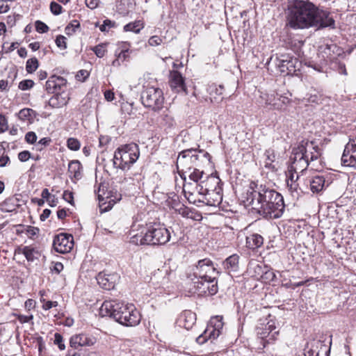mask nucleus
Segmentation results:
<instances>
[{"instance_id": "24", "label": "nucleus", "mask_w": 356, "mask_h": 356, "mask_svg": "<svg viewBox=\"0 0 356 356\" xmlns=\"http://www.w3.org/2000/svg\"><path fill=\"white\" fill-rule=\"evenodd\" d=\"M264 244V238L258 234H252L246 236V247L254 250Z\"/></svg>"}, {"instance_id": "35", "label": "nucleus", "mask_w": 356, "mask_h": 356, "mask_svg": "<svg viewBox=\"0 0 356 356\" xmlns=\"http://www.w3.org/2000/svg\"><path fill=\"white\" fill-rule=\"evenodd\" d=\"M22 253L25 256L26 259L31 261H33L36 258V255L38 254V252L30 246L24 247L22 249Z\"/></svg>"}, {"instance_id": "44", "label": "nucleus", "mask_w": 356, "mask_h": 356, "mask_svg": "<svg viewBox=\"0 0 356 356\" xmlns=\"http://www.w3.org/2000/svg\"><path fill=\"white\" fill-rule=\"evenodd\" d=\"M67 147L71 150L76 151L80 148L79 141L74 138H70L67 141Z\"/></svg>"}, {"instance_id": "9", "label": "nucleus", "mask_w": 356, "mask_h": 356, "mask_svg": "<svg viewBox=\"0 0 356 356\" xmlns=\"http://www.w3.org/2000/svg\"><path fill=\"white\" fill-rule=\"evenodd\" d=\"M222 316H216L212 317L204 332L196 339L197 343L202 345L211 340L212 342L216 339L222 333L224 323L222 322Z\"/></svg>"}, {"instance_id": "40", "label": "nucleus", "mask_w": 356, "mask_h": 356, "mask_svg": "<svg viewBox=\"0 0 356 356\" xmlns=\"http://www.w3.org/2000/svg\"><path fill=\"white\" fill-rule=\"evenodd\" d=\"M143 28L142 24L140 21H136L134 22H131L126 24L124 26V30L125 31H133L135 33H138L140 30Z\"/></svg>"}, {"instance_id": "37", "label": "nucleus", "mask_w": 356, "mask_h": 356, "mask_svg": "<svg viewBox=\"0 0 356 356\" xmlns=\"http://www.w3.org/2000/svg\"><path fill=\"white\" fill-rule=\"evenodd\" d=\"M279 330H275L268 336V338H266L264 341H261L260 343L262 345L263 348H266L269 344L273 343L274 341L277 340Z\"/></svg>"}, {"instance_id": "27", "label": "nucleus", "mask_w": 356, "mask_h": 356, "mask_svg": "<svg viewBox=\"0 0 356 356\" xmlns=\"http://www.w3.org/2000/svg\"><path fill=\"white\" fill-rule=\"evenodd\" d=\"M160 124L165 129H171L176 126V122L169 111L164 112L161 115Z\"/></svg>"}, {"instance_id": "5", "label": "nucleus", "mask_w": 356, "mask_h": 356, "mask_svg": "<svg viewBox=\"0 0 356 356\" xmlns=\"http://www.w3.org/2000/svg\"><path fill=\"white\" fill-rule=\"evenodd\" d=\"M170 240L172 243L177 241L175 234H171L170 230L161 224L154 223L148 225L146 232L141 236L140 243L141 245H164Z\"/></svg>"}, {"instance_id": "7", "label": "nucleus", "mask_w": 356, "mask_h": 356, "mask_svg": "<svg viewBox=\"0 0 356 356\" xmlns=\"http://www.w3.org/2000/svg\"><path fill=\"white\" fill-rule=\"evenodd\" d=\"M189 290L190 292L198 296H212L218 292L216 278L200 279L191 278Z\"/></svg>"}, {"instance_id": "14", "label": "nucleus", "mask_w": 356, "mask_h": 356, "mask_svg": "<svg viewBox=\"0 0 356 356\" xmlns=\"http://www.w3.org/2000/svg\"><path fill=\"white\" fill-rule=\"evenodd\" d=\"M312 149H314L313 141L302 140L297 147L293 149L290 160L292 162L306 159L305 154L307 152L312 150Z\"/></svg>"}, {"instance_id": "23", "label": "nucleus", "mask_w": 356, "mask_h": 356, "mask_svg": "<svg viewBox=\"0 0 356 356\" xmlns=\"http://www.w3.org/2000/svg\"><path fill=\"white\" fill-rule=\"evenodd\" d=\"M196 315L190 310L184 311L180 317V323L186 330L192 328L195 323Z\"/></svg>"}, {"instance_id": "49", "label": "nucleus", "mask_w": 356, "mask_h": 356, "mask_svg": "<svg viewBox=\"0 0 356 356\" xmlns=\"http://www.w3.org/2000/svg\"><path fill=\"white\" fill-rule=\"evenodd\" d=\"M35 29L38 33H46L49 30L48 26L41 21H37L35 22Z\"/></svg>"}, {"instance_id": "39", "label": "nucleus", "mask_w": 356, "mask_h": 356, "mask_svg": "<svg viewBox=\"0 0 356 356\" xmlns=\"http://www.w3.org/2000/svg\"><path fill=\"white\" fill-rule=\"evenodd\" d=\"M15 200L8 198L4 200L1 204V209L6 212H11L15 209Z\"/></svg>"}, {"instance_id": "11", "label": "nucleus", "mask_w": 356, "mask_h": 356, "mask_svg": "<svg viewBox=\"0 0 356 356\" xmlns=\"http://www.w3.org/2000/svg\"><path fill=\"white\" fill-rule=\"evenodd\" d=\"M73 245V236L65 233H61L56 236L53 241L54 250L57 252L62 254L70 252Z\"/></svg>"}, {"instance_id": "48", "label": "nucleus", "mask_w": 356, "mask_h": 356, "mask_svg": "<svg viewBox=\"0 0 356 356\" xmlns=\"http://www.w3.org/2000/svg\"><path fill=\"white\" fill-rule=\"evenodd\" d=\"M62 6L56 2L52 1L50 3L51 12L56 15H58L62 13Z\"/></svg>"}, {"instance_id": "51", "label": "nucleus", "mask_w": 356, "mask_h": 356, "mask_svg": "<svg viewBox=\"0 0 356 356\" xmlns=\"http://www.w3.org/2000/svg\"><path fill=\"white\" fill-rule=\"evenodd\" d=\"M54 343L58 345L60 350L65 349V346L63 341V337L60 334L56 333L54 334Z\"/></svg>"}, {"instance_id": "62", "label": "nucleus", "mask_w": 356, "mask_h": 356, "mask_svg": "<svg viewBox=\"0 0 356 356\" xmlns=\"http://www.w3.org/2000/svg\"><path fill=\"white\" fill-rule=\"evenodd\" d=\"M286 183L289 190L292 195L293 194V193H298V184L297 182L291 183L289 181Z\"/></svg>"}, {"instance_id": "16", "label": "nucleus", "mask_w": 356, "mask_h": 356, "mask_svg": "<svg viewBox=\"0 0 356 356\" xmlns=\"http://www.w3.org/2000/svg\"><path fill=\"white\" fill-rule=\"evenodd\" d=\"M119 280L118 274H106L99 273L97 276V280L99 286L106 289L111 290L114 289L116 282Z\"/></svg>"}, {"instance_id": "20", "label": "nucleus", "mask_w": 356, "mask_h": 356, "mask_svg": "<svg viewBox=\"0 0 356 356\" xmlns=\"http://www.w3.org/2000/svg\"><path fill=\"white\" fill-rule=\"evenodd\" d=\"M170 86L176 92H179L184 89V78L179 72L173 71L170 73Z\"/></svg>"}, {"instance_id": "38", "label": "nucleus", "mask_w": 356, "mask_h": 356, "mask_svg": "<svg viewBox=\"0 0 356 356\" xmlns=\"http://www.w3.org/2000/svg\"><path fill=\"white\" fill-rule=\"evenodd\" d=\"M39 66V62L36 58H31L26 61V70L28 73H33Z\"/></svg>"}, {"instance_id": "33", "label": "nucleus", "mask_w": 356, "mask_h": 356, "mask_svg": "<svg viewBox=\"0 0 356 356\" xmlns=\"http://www.w3.org/2000/svg\"><path fill=\"white\" fill-rule=\"evenodd\" d=\"M314 347L317 349V356H329L330 349L322 341H314Z\"/></svg>"}, {"instance_id": "58", "label": "nucleus", "mask_w": 356, "mask_h": 356, "mask_svg": "<svg viewBox=\"0 0 356 356\" xmlns=\"http://www.w3.org/2000/svg\"><path fill=\"white\" fill-rule=\"evenodd\" d=\"M63 199L67 202L73 204V193L69 191H65L63 195Z\"/></svg>"}, {"instance_id": "26", "label": "nucleus", "mask_w": 356, "mask_h": 356, "mask_svg": "<svg viewBox=\"0 0 356 356\" xmlns=\"http://www.w3.org/2000/svg\"><path fill=\"white\" fill-rule=\"evenodd\" d=\"M264 156L266 157L265 167L275 171L277 170V164L275 151L272 149H268L265 152Z\"/></svg>"}, {"instance_id": "22", "label": "nucleus", "mask_w": 356, "mask_h": 356, "mask_svg": "<svg viewBox=\"0 0 356 356\" xmlns=\"http://www.w3.org/2000/svg\"><path fill=\"white\" fill-rule=\"evenodd\" d=\"M310 190L313 193H318L322 191L326 185L325 177L322 175H316L309 181Z\"/></svg>"}, {"instance_id": "4", "label": "nucleus", "mask_w": 356, "mask_h": 356, "mask_svg": "<svg viewBox=\"0 0 356 356\" xmlns=\"http://www.w3.org/2000/svg\"><path fill=\"white\" fill-rule=\"evenodd\" d=\"M211 156L204 150L188 149L179 153L177 159V168L180 177L186 180V173L197 167L210 164Z\"/></svg>"}, {"instance_id": "53", "label": "nucleus", "mask_w": 356, "mask_h": 356, "mask_svg": "<svg viewBox=\"0 0 356 356\" xmlns=\"http://www.w3.org/2000/svg\"><path fill=\"white\" fill-rule=\"evenodd\" d=\"M31 157V153L26 150L22 151L18 154V159L22 162L28 161Z\"/></svg>"}, {"instance_id": "25", "label": "nucleus", "mask_w": 356, "mask_h": 356, "mask_svg": "<svg viewBox=\"0 0 356 356\" xmlns=\"http://www.w3.org/2000/svg\"><path fill=\"white\" fill-rule=\"evenodd\" d=\"M239 257L237 254H232L227 258L224 262V268L229 272H236L238 268Z\"/></svg>"}, {"instance_id": "46", "label": "nucleus", "mask_w": 356, "mask_h": 356, "mask_svg": "<svg viewBox=\"0 0 356 356\" xmlns=\"http://www.w3.org/2000/svg\"><path fill=\"white\" fill-rule=\"evenodd\" d=\"M66 40L67 38L65 36L59 35L56 37L55 42L58 48L61 49H65L67 48Z\"/></svg>"}, {"instance_id": "55", "label": "nucleus", "mask_w": 356, "mask_h": 356, "mask_svg": "<svg viewBox=\"0 0 356 356\" xmlns=\"http://www.w3.org/2000/svg\"><path fill=\"white\" fill-rule=\"evenodd\" d=\"M8 127V122L6 117L0 115V133L6 131Z\"/></svg>"}, {"instance_id": "2", "label": "nucleus", "mask_w": 356, "mask_h": 356, "mask_svg": "<svg viewBox=\"0 0 356 356\" xmlns=\"http://www.w3.org/2000/svg\"><path fill=\"white\" fill-rule=\"evenodd\" d=\"M246 201L252 209L266 218L276 219L284 210L283 197L265 185L252 182L247 193Z\"/></svg>"}, {"instance_id": "45", "label": "nucleus", "mask_w": 356, "mask_h": 356, "mask_svg": "<svg viewBox=\"0 0 356 356\" xmlns=\"http://www.w3.org/2000/svg\"><path fill=\"white\" fill-rule=\"evenodd\" d=\"M92 50L99 58H102L105 55L106 48L104 44H98L92 47Z\"/></svg>"}, {"instance_id": "6", "label": "nucleus", "mask_w": 356, "mask_h": 356, "mask_svg": "<svg viewBox=\"0 0 356 356\" xmlns=\"http://www.w3.org/2000/svg\"><path fill=\"white\" fill-rule=\"evenodd\" d=\"M139 156V147L136 143L121 145L115 152L113 165L122 170H127L136 162Z\"/></svg>"}, {"instance_id": "17", "label": "nucleus", "mask_w": 356, "mask_h": 356, "mask_svg": "<svg viewBox=\"0 0 356 356\" xmlns=\"http://www.w3.org/2000/svg\"><path fill=\"white\" fill-rule=\"evenodd\" d=\"M220 179L213 176L207 177V180L201 181L200 184H197L194 191L201 199L202 196H208L209 191L212 190V187H208V184H219Z\"/></svg>"}, {"instance_id": "34", "label": "nucleus", "mask_w": 356, "mask_h": 356, "mask_svg": "<svg viewBox=\"0 0 356 356\" xmlns=\"http://www.w3.org/2000/svg\"><path fill=\"white\" fill-rule=\"evenodd\" d=\"M187 188L188 185L184 184L183 191L184 192L186 197L190 202L193 204H196L197 202H202V201H200V199L201 198L199 197L198 195H197L195 191L191 192L190 191H187Z\"/></svg>"}, {"instance_id": "12", "label": "nucleus", "mask_w": 356, "mask_h": 356, "mask_svg": "<svg viewBox=\"0 0 356 356\" xmlns=\"http://www.w3.org/2000/svg\"><path fill=\"white\" fill-rule=\"evenodd\" d=\"M261 98L264 101L266 106H269L270 108L275 110L282 109L290 102L288 97L275 93H262Z\"/></svg>"}, {"instance_id": "15", "label": "nucleus", "mask_w": 356, "mask_h": 356, "mask_svg": "<svg viewBox=\"0 0 356 356\" xmlns=\"http://www.w3.org/2000/svg\"><path fill=\"white\" fill-rule=\"evenodd\" d=\"M278 62L277 67L280 71L286 74L295 72L296 64L298 63L297 58H293L287 55H282Z\"/></svg>"}, {"instance_id": "42", "label": "nucleus", "mask_w": 356, "mask_h": 356, "mask_svg": "<svg viewBox=\"0 0 356 356\" xmlns=\"http://www.w3.org/2000/svg\"><path fill=\"white\" fill-rule=\"evenodd\" d=\"M45 87L48 92L55 93L57 92L56 83H55L53 76L46 81Z\"/></svg>"}, {"instance_id": "57", "label": "nucleus", "mask_w": 356, "mask_h": 356, "mask_svg": "<svg viewBox=\"0 0 356 356\" xmlns=\"http://www.w3.org/2000/svg\"><path fill=\"white\" fill-rule=\"evenodd\" d=\"M89 76V72L85 70H81L77 72L76 79L85 81Z\"/></svg>"}, {"instance_id": "18", "label": "nucleus", "mask_w": 356, "mask_h": 356, "mask_svg": "<svg viewBox=\"0 0 356 356\" xmlns=\"http://www.w3.org/2000/svg\"><path fill=\"white\" fill-rule=\"evenodd\" d=\"M95 341L96 339L95 337L84 334H79L72 336L70 338V343L71 347L78 348L82 346H92Z\"/></svg>"}, {"instance_id": "32", "label": "nucleus", "mask_w": 356, "mask_h": 356, "mask_svg": "<svg viewBox=\"0 0 356 356\" xmlns=\"http://www.w3.org/2000/svg\"><path fill=\"white\" fill-rule=\"evenodd\" d=\"M313 147L314 149H312V150L308 151L305 154L308 163L317 160L321 155V149L314 141Z\"/></svg>"}, {"instance_id": "59", "label": "nucleus", "mask_w": 356, "mask_h": 356, "mask_svg": "<svg viewBox=\"0 0 356 356\" xmlns=\"http://www.w3.org/2000/svg\"><path fill=\"white\" fill-rule=\"evenodd\" d=\"M17 319L21 323H25L29 322L31 320L33 319V315L26 316L22 314H18Z\"/></svg>"}, {"instance_id": "56", "label": "nucleus", "mask_w": 356, "mask_h": 356, "mask_svg": "<svg viewBox=\"0 0 356 356\" xmlns=\"http://www.w3.org/2000/svg\"><path fill=\"white\" fill-rule=\"evenodd\" d=\"M39 229L38 227L29 226L26 230V233L29 237H33L38 234Z\"/></svg>"}, {"instance_id": "47", "label": "nucleus", "mask_w": 356, "mask_h": 356, "mask_svg": "<svg viewBox=\"0 0 356 356\" xmlns=\"http://www.w3.org/2000/svg\"><path fill=\"white\" fill-rule=\"evenodd\" d=\"M286 182H297L299 179V173H296L294 170H291V168H289L288 172L286 174Z\"/></svg>"}, {"instance_id": "54", "label": "nucleus", "mask_w": 356, "mask_h": 356, "mask_svg": "<svg viewBox=\"0 0 356 356\" xmlns=\"http://www.w3.org/2000/svg\"><path fill=\"white\" fill-rule=\"evenodd\" d=\"M54 79L55 83H56V88L60 89V88L63 86H65L67 83V80L61 76H53Z\"/></svg>"}, {"instance_id": "50", "label": "nucleus", "mask_w": 356, "mask_h": 356, "mask_svg": "<svg viewBox=\"0 0 356 356\" xmlns=\"http://www.w3.org/2000/svg\"><path fill=\"white\" fill-rule=\"evenodd\" d=\"M161 42L162 39L158 35H153L148 40V44L152 47L158 46L161 44Z\"/></svg>"}, {"instance_id": "29", "label": "nucleus", "mask_w": 356, "mask_h": 356, "mask_svg": "<svg viewBox=\"0 0 356 356\" xmlns=\"http://www.w3.org/2000/svg\"><path fill=\"white\" fill-rule=\"evenodd\" d=\"M309 165V163L307 162L306 159L299 161H292L289 168H291V170H294L296 173H302L305 170H307Z\"/></svg>"}, {"instance_id": "52", "label": "nucleus", "mask_w": 356, "mask_h": 356, "mask_svg": "<svg viewBox=\"0 0 356 356\" xmlns=\"http://www.w3.org/2000/svg\"><path fill=\"white\" fill-rule=\"evenodd\" d=\"M25 140L28 143L33 144L37 140L35 133L29 131L25 135Z\"/></svg>"}, {"instance_id": "36", "label": "nucleus", "mask_w": 356, "mask_h": 356, "mask_svg": "<svg viewBox=\"0 0 356 356\" xmlns=\"http://www.w3.org/2000/svg\"><path fill=\"white\" fill-rule=\"evenodd\" d=\"M207 90L211 97L216 98L217 96H220L222 94L224 87L222 85L217 86L216 84H211L209 86Z\"/></svg>"}, {"instance_id": "1", "label": "nucleus", "mask_w": 356, "mask_h": 356, "mask_svg": "<svg viewBox=\"0 0 356 356\" xmlns=\"http://www.w3.org/2000/svg\"><path fill=\"white\" fill-rule=\"evenodd\" d=\"M287 25L293 29L311 27L334 28L335 22L328 11L322 10L309 0H294L286 13Z\"/></svg>"}, {"instance_id": "3", "label": "nucleus", "mask_w": 356, "mask_h": 356, "mask_svg": "<svg viewBox=\"0 0 356 356\" xmlns=\"http://www.w3.org/2000/svg\"><path fill=\"white\" fill-rule=\"evenodd\" d=\"M100 313L126 326H136L141 319L139 312L133 305H128L115 300L104 301L100 307Z\"/></svg>"}, {"instance_id": "61", "label": "nucleus", "mask_w": 356, "mask_h": 356, "mask_svg": "<svg viewBox=\"0 0 356 356\" xmlns=\"http://www.w3.org/2000/svg\"><path fill=\"white\" fill-rule=\"evenodd\" d=\"M0 155H1V156H0V167H4L9 162L10 159L8 156V155L6 154V152Z\"/></svg>"}, {"instance_id": "8", "label": "nucleus", "mask_w": 356, "mask_h": 356, "mask_svg": "<svg viewBox=\"0 0 356 356\" xmlns=\"http://www.w3.org/2000/svg\"><path fill=\"white\" fill-rule=\"evenodd\" d=\"M141 101L145 107L158 111L164 103L163 91L159 88L147 87L141 94Z\"/></svg>"}, {"instance_id": "60", "label": "nucleus", "mask_w": 356, "mask_h": 356, "mask_svg": "<svg viewBox=\"0 0 356 356\" xmlns=\"http://www.w3.org/2000/svg\"><path fill=\"white\" fill-rule=\"evenodd\" d=\"M48 104L52 108H58L61 106V104L58 102V97H52L50 98Z\"/></svg>"}, {"instance_id": "13", "label": "nucleus", "mask_w": 356, "mask_h": 356, "mask_svg": "<svg viewBox=\"0 0 356 356\" xmlns=\"http://www.w3.org/2000/svg\"><path fill=\"white\" fill-rule=\"evenodd\" d=\"M341 162L346 166L356 168V137L350 139L346 145L341 156Z\"/></svg>"}, {"instance_id": "10", "label": "nucleus", "mask_w": 356, "mask_h": 356, "mask_svg": "<svg viewBox=\"0 0 356 356\" xmlns=\"http://www.w3.org/2000/svg\"><path fill=\"white\" fill-rule=\"evenodd\" d=\"M218 271L209 259H201L193 268V277L200 279H214L217 277Z\"/></svg>"}, {"instance_id": "28", "label": "nucleus", "mask_w": 356, "mask_h": 356, "mask_svg": "<svg viewBox=\"0 0 356 356\" xmlns=\"http://www.w3.org/2000/svg\"><path fill=\"white\" fill-rule=\"evenodd\" d=\"M37 113L29 108H24L21 109L17 113L18 118L22 121L32 122L36 117Z\"/></svg>"}, {"instance_id": "30", "label": "nucleus", "mask_w": 356, "mask_h": 356, "mask_svg": "<svg viewBox=\"0 0 356 356\" xmlns=\"http://www.w3.org/2000/svg\"><path fill=\"white\" fill-rule=\"evenodd\" d=\"M203 167L194 168L192 170L189 171L188 173H186V177L188 176V178L195 183L200 181L204 176Z\"/></svg>"}, {"instance_id": "63", "label": "nucleus", "mask_w": 356, "mask_h": 356, "mask_svg": "<svg viewBox=\"0 0 356 356\" xmlns=\"http://www.w3.org/2000/svg\"><path fill=\"white\" fill-rule=\"evenodd\" d=\"M86 6L90 9H95L98 6L99 0H85Z\"/></svg>"}, {"instance_id": "19", "label": "nucleus", "mask_w": 356, "mask_h": 356, "mask_svg": "<svg viewBox=\"0 0 356 356\" xmlns=\"http://www.w3.org/2000/svg\"><path fill=\"white\" fill-rule=\"evenodd\" d=\"M222 200L220 188L214 186L212 187V190L208 193V196H202V199H200V201L210 206H216L220 204Z\"/></svg>"}, {"instance_id": "43", "label": "nucleus", "mask_w": 356, "mask_h": 356, "mask_svg": "<svg viewBox=\"0 0 356 356\" xmlns=\"http://www.w3.org/2000/svg\"><path fill=\"white\" fill-rule=\"evenodd\" d=\"M33 81L31 79H26L19 82L18 88L22 90H26L31 89L33 87Z\"/></svg>"}, {"instance_id": "64", "label": "nucleus", "mask_w": 356, "mask_h": 356, "mask_svg": "<svg viewBox=\"0 0 356 356\" xmlns=\"http://www.w3.org/2000/svg\"><path fill=\"white\" fill-rule=\"evenodd\" d=\"M317 349L318 348L314 347L313 341L311 344V348L306 352L305 356H317Z\"/></svg>"}, {"instance_id": "31", "label": "nucleus", "mask_w": 356, "mask_h": 356, "mask_svg": "<svg viewBox=\"0 0 356 356\" xmlns=\"http://www.w3.org/2000/svg\"><path fill=\"white\" fill-rule=\"evenodd\" d=\"M81 164L78 160H74L69 163L68 171L76 179L81 177Z\"/></svg>"}, {"instance_id": "21", "label": "nucleus", "mask_w": 356, "mask_h": 356, "mask_svg": "<svg viewBox=\"0 0 356 356\" xmlns=\"http://www.w3.org/2000/svg\"><path fill=\"white\" fill-rule=\"evenodd\" d=\"M275 330H276L275 323L270 320L266 325L258 326L257 327V334L261 341H264Z\"/></svg>"}, {"instance_id": "41", "label": "nucleus", "mask_w": 356, "mask_h": 356, "mask_svg": "<svg viewBox=\"0 0 356 356\" xmlns=\"http://www.w3.org/2000/svg\"><path fill=\"white\" fill-rule=\"evenodd\" d=\"M80 23L79 21L74 19L72 20L65 29V33L67 35H72L76 32V29L79 28Z\"/></svg>"}]
</instances>
